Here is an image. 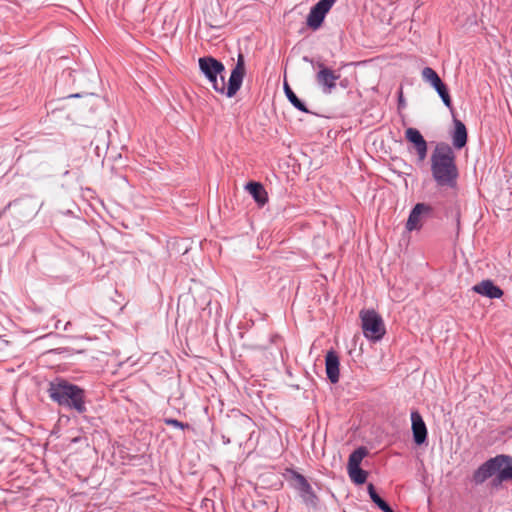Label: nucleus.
<instances>
[{
    "label": "nucleus",
    "instance_id": "1",
    "mask_svg": "<svg viewBox=\"0 0 512 512\" xmlns=\"http://www.w3.org/2000/svg\"><path fill=\"white\" fill-rule=\"evenodd\" d=\"M199 68L205 77L212 84L213 89L231 98L239 91L246 75L245 58L242 53L238 54L235 67L231 71L230 78L226 84L222 75L225 71L224 64L212 56H205L199 59Z\"/></svg>",
    "mask_w": 512,
    "mask_h": 512
},
{
    "label": "nucleus",
    "instance_id": "2",
    "mask_svg": "<svg viewBox=\"0 0 512 512\" xmlns=\"http://www.w3.org/2000/svg\"><path fill=\"white\" fill-rule=\"evenodd\" d=\"M431 173L440 187L455 188L459 176L456 155L446 142H439L431 154Z\"/></svg>",
    "mask_w": 512,
    "mask_h": 512
},
{
    "label": "nucleus",
    "instance_id": "3",
    "mask_svg": "<svg viewBox=\"0 0 512 512\" xmlns=\"http://www.w3.org/2000/svg\"><path fill=\"white\" fill-rule=\"evenodd\" d=\"M47 392L52 401L59 406L75 410L79 414H83L87 410L85 390L64 378L57 377L50 381Z\"/></svg>",
    "mask_w": 512,
    "mask_h": 512
},
{
    "label": "nucleus",
    "instance_id": "4",
    "mask_svg": "<svg viewBox=\"0 0 512 512\" xmlns=\"http://www.w3.org/2000/svg\"><path fill=\"white\" fill-rule=\"evenodd\" d=\"M496 472H498L497 478L499 482L512 480V458L500 455L488 460L474 473V481L476 483H483Z\"/></svg>",
    "mask_w": 512,
    "mask_h": 512
},
{
    "label": "nucleus",
    "instance_id": "5",
    "mask_svg": "<svg viewBox=\"0 0 512 512\" xmlns=\"http://www.w3.org/2000/svg\"><path fill=\"white\" fill-rule=\"evenodd\" d=\"M360 318L363 334L367 339L377 342L384 337L386 333L384 322L374 309L361 310Z\"/></svg>",
    "mask_w": 512,
    "mask_h": 512
},
{
    "label": "nucleus",
    "instance_id": "6",
    "mask_svg": "<svg viewBox=\"0 0 512 512\" xmlns=\"http://www.w3.org/2000/svg\"><path fill=\"white\" fill-rule=\"evenodd\" d=\"M368 456L367 450H353L347 463V474L356 485H362L367 481L368 472L361 468V463Z\"/></svg>",
    "mask_w": 512,
    "mask_h": 512
},
{
    "label": "nucleus",
    "instance_id": "7",
    "mask_svg": "<svg viewBox=\"0 0 512 512\" xmlns=\"http://www.w3.org/2000/svg\"><path fill=\"white\" fill-rule=\"evenodd\" d=\"M336 0H320L311 7L306 18V25L313 31L318 30L324 23L327 13L330 11Z\"/></svg>",
    "mask_w": 512,
    "mask_h": 512
},
{
    "label": "nucleus",
    "instance_id": "8",
    "mask_svg": "<svg viewBox=\"0 0 512 512\" xmlns=\"http://www.w3.org/2000/svg\"><path fill=\"white\" fill-rule=\"evenodd\" d=\"M423 78L431 84L442 99L444 105L453 113V104L447 85L441 80L437 72L431 67H425L422 70Z\"/></svg>",
    "mask_w": 512,
    "mask_h": 512
},
{
    "label": "nucleus",
    "instance_id": "9",
    "mask_svg": "<svg viewBox=\"0 0 512 512\" xmlns=\"http://www.w3.org/2000/svg\"><path fill=\"white\" fill-rule=\"evenodd\" d=\"M433 208L426 203H417L411 210L406 222L408 231L420 230L423 222L433 217Z\"/></svg>",
    "mask_w": 512,
    "mask_h": 512
},
{
    "label": "nucleus",
    "instance_id": "10",
    "mask_svg": "<svg viewBox=\"0 0 512 512\" xmlns=\"http://www.w3.org/2000/svg\"><path fill=\"white\" fill-rule=\"evenodd\" d=\"M405 139L416 151L417 161L422 163L426 159L428 152V144L423 135L418 129L409 127L405 131Z\"/></svg>",
    "mask_w": 512,
    "mask_h": 512
},
{
    "label": "nucleus",
    "instance_id": "11",
    "mask_svg": "<svg viewBox=\"0 0 512 512\" xmlns=\"http://www.w3.org/2000/svg\"><path fill=\"white\" fill-rule=\"evenodd\" d=\"M319 68L316 74V81L321 85L326 92H331L336 87V81L340 78V74L326 67L322 62L317 63Z\"/></svg>",
    "mask_w": 512,
    "mask_h": 512
},
{
    "label": "nucleus",
    "instance_id": "12",
    "mask_svg": "<svg viewBox=\"0 0 512 512\" xmlns=\"http://www.w3.org/2000/svg\"><path fill=\"white\" fill-rule=\"evenodd\" d=\"M411 422L413 441L417 446H421L427 440V427L417 410L411 412Z\"/></svg>",
    "mask_w": 512,
    "mask_h": 512
},
{
    "label": "nucleus",
    "instance_id": "13",
    "mask_svg": "<svg viewBox=\"0 0 512 512\" xmlns=\"http://www.w3.org/2000/svg\"><path fill=\"white\" fill-rule=\"evenodd\" d=\"M472 291L489 299H500L504 291L491 279H485L472 287Z\"/></svg>",
    "mask_w": 512,
    "mask_h": 512
},
{
    "label": "nucleus",
    "instance_id": "14",
    "mask_svg": "<svg viewBox=\"0 0 512 512\" xmlns=\"http://www.w3.org/2000/svg\"><path fill=\"white\" fill-rule=\"evenodd\" d=\"M340 359L338 353L331 349L326 353L325 356V368L328 380L332 384H336L340 377Z\"/></svg>",
    "mask_w": 512,
    "mask_h": 512
},
{
    "label": "nucleus",
    "instance_id": "15",
    "mask_svg": "<svg viewBox=\"0 0 512 512\" xmlns=\"http://www.w3.org/2000/svg\"><path fill=\"white\" fill-rule=\"evenodd\" d=\"M453 116V130L451 132L453 147L460 150L464 148L468 141V132L465 124L459 120L454 112Z\"/></svg>",
    "mask_w": 512,
    "mask_h": 512
},
{
    "label": "nucleus",
    "instance_id": "16",
    "mask_svg": "<svg viewBox=\"0 0 512 512\" xmlns=\"http://www.w3.org/2000/svg\"><path fill=\"white\" fill-rule=\"evenodd\" d=\"M246 189L260 207L268 202V194L260 182L250 181L246 184Z\"/></svg>",
    "mask_w": 512,
    "mask_h": 512
},
{
    "label": "nucleus",
    "instance_id": "17",
    "mask_svg": "<svg viewBox=\"0 0 512 512\" xmlns=\"http://www.w3.org/2000/svg\"><path fill=\"white\" fill-rule=\"evenodd\" d=\"M283 89H284V92H285V95L286 97L288 98V100L290 101V103L296 108L298 109L299 111L301 112H304V113H309V110L306 106V104L297 97V95L294 93V91L291 89V87L289 86V84L287 83L286 80H284V85H283Z\"/></svg>",
    "mask_w": 512,
    "mask_h": 512
},
{
    "label": "nucleus",
    "instance_id": "18",
    "mask_svg": "<svg viewBox=\"0 0 512 512\" xmlns=\"http://www.w3.org/2000/svg\"><path fill=\"white\" fill-rule=\"evenodd\" d=\"M287 472L292 475L293 479H295L296 486L300 491H302L304 493L311 492L312 488L303 475H301L298 472L291 470V469H288Z\"/></svg>",
    "mask_w": 512,
    "mask_h": 512
},
{
    "label": "nucleus",
    "instance_id": "19",
    "mask_svg": "<svg viewBox=\"0 0 512 512\" xmlns=\"http://www.w3.org/2000/svg\"><path fill=\"white\" fill-rule=\"evenodd\" d=\"M445 217L446 218L451 217L454 220V222L456 224L457 233H458L460 230V225H461V222H460L461 211H460L459 206L454 204V205L447 207L445 209Z\"/></svg>",
    "mask_w": 512,
    "mask_h": 512
},
{
    "label": "nucleus",
    "instance_id": "20",
    "mask_svg": "<svg viewBox=\"0 0 512 512\" xmlns=\"http://www.w3.org/2000/svg\"><path fill=\"white\" fill-rule=\"evenodd\" d=\"M164 422L167 424V425H172L174 427H178V428H181V429H189L190 428V424L189 423H184V422H181L177 419H173V418H167L164 420Z\"/></svg>",
    "mask_w": 512,
    "mask_h": 512
},
{
    "label": "nucleus",
    "instance_id": "21",
    "mask_svg": "<svg viewBox=\"0 0 512 512\" xmlns=\"http://www.w3.org/2000/svg\"><path fill=\"white\" fill-rule=\"evenodd\" d=\"M238 417H239V421H240V424H241L242 428H244L245 432H247L248 429L252 425L251 418L248 417L247 415H244V414H241V413L238 415Z\"/></svg>",
    "mask_w": 512,
    "mask_h": 512
},
{
    "label": "nucleus",
    "instance_id": "22",
    "mask_svg": "<svg viewBox=\"0 0 512 512\" xmlns=\"http://www.w3.org/2000/svg\"><path fill=\"white\" fill-rule=\"evenodd\" d=\"M368 493L372 499V501L376 504L377 501L381 500L382 498L376 493L375 488L373 484L368 485Z\"/></svg>",
    "mask_w": 512,
    "mask_h": 512
},
{
    "label": "nucleus",
    "instance_id": "23",
    "mask_svg": "<svg viewBox=\"0 0 512 512\" xmlns=\"http://www.w3.org/2000/svg\"><path fill=\"white\" fill-rule=\"evenodd\" d=\"M206 23L209 27L216 28V29H219L223 26V24L219 23L218 21H216V19H214L212 17H208L206 19Z\"/></svg>",
    "mask_w": 512,
    "mask_h": 512
},
{
    "label": "nucleus",
    "instance_id": "24",
    "mask_svg": "<svg viewBox=\"0 0 512 512\" xmlns=\"http://www.w3.org/2000/svg\"><path fill=\"white\" fill-rule=\"evenodd\" d=\"M376 505L384 512H394L383 499L377 501Z\"/></svg>",
    "mask_w": 512,
    "mask_h": 512
},
{
    "label": "nucleus",
    "instance_id": "25",
    "mask_svg": "<svg viewBox=\"0 0 512 512\" xmlns=\"http://www.w3.org/2000/svg\"><path fill=\"white\" fill-rule=\"evenodd\" d=\"M376 505L384 512H394L383 499L377 501Z\"/></svg>",
    "mask_w": 512,
    "mask_h": 512
},
{
    "label": "nucleus",
    "instance_id": "26",
    "mask_svg": "<svg viewBox=\"0 0 512 512\" xmlns=\"http://www.w3.org/2000/svg\"><path fill=\"white\" fill-rule=\"evenodd\" d=\"M403 106H404V97H403L402 89H400L399 95H398V108L400 109Z\"/></svg>",
    "mask_w": 512,
    "mask_h": 512
},
{
    "label": "nucleus",
    "instance_id": "27",
    "mask_svg": "<svg viewBox=\"0 0 512 512\" xmlns=\"http://www.w3.org/2000/svg\"><path fill=\"white\" fill-rule=\"evenodd\" d=\"M70 97H80L79 94L70 95Z\"/></svg>",
    "mask_w": 512,
    "mask_h": 512
},
{
    "label": "nucleus",
    "instance_id": "28",
    "mask_svg": "<svg viewBox=\"0 0 512 512\" xmlns=\"http://www.w3.org/2000/svg\"><path fill=\"white\" fill-rule=\"evenodd\" d=\"M304 60H305V61H309L308 57H304ZM310 62L312 63L313 61H312V60H310Z\"/></svg>",
    "mask_w": 512,
    "mask_h": 512
}]
</instances>
